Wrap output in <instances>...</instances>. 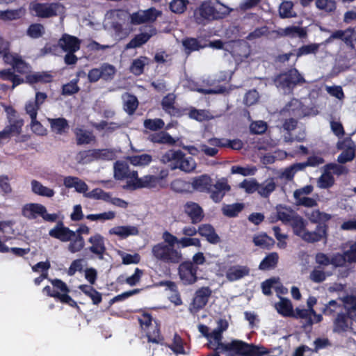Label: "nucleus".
<instances>
[{
	"mask_svg": "<svg viewBox=\"0 0 356 356\" xmlns=\"http://www.w3.org/2000/svg\"><path fill=\"white\" fill-rule=\"evenodd\" d=\"M171 189L179 193H188L192 192L191 183L182 179H176L172 181Z\"/></svg>",
	"mask_w": 356,
	"mask_h": 356,
	"instance_id": "obj_44",
	"label": "nucleus"
},
{
	"mask_svg": "<svg viewBox=\"0 0 356 356\" xmlns=\"http://www.w3.org/2000/svg\"><path fill=\"white\" fill-rule=\"evenodd\" d=\"M138 106V101L136 96L129 95L124 102V109L129 115H133Z\"/></svg>",
	"mask_w": 356,
	"mask_h": 356,
	"instance_id": "obj_59",
	"label": "nucleus"
},
{
	"mask_svg": "<svg viewBox=\"0 0 356 356\" xmlns=\"http://www.w3.org/2000/svg\"><path fill=\"white\" fill-rule=\"evenodd\" d=\"M31 188L35 194L43 197H52L55 194L53 189L43 186L40 181L35 179L31 181Z\"/></svg>",
	"mask_w": 356,
	"mask_h": 356,
	"instance_id": "obj_41",
	"label": "nucleus"
},
{
	"mask_svg": "<svg viewBox=\"0 0 356 356\" xmlns=\"http://www.w3.org/2000/svg\"><path fill=\"white\" fill-rule=\"evenodd\" d=\"M211 293L212 291L209 286H202L198 289L189 305L188 310L190 313L195 314L203 309L207 305Z\"/></svg>",
	"mask_w": 356,
	"mask_h": 356,
	"instance_id": "obj_12",
	"label": "nucleus"
},
{
	"mask_svg": "<svg viewBox=\"0 0 356 356\" xmlns=\"http://www.w3.org/2000/svg\"><path fill=\"white\" fill-rule=\"evenodd\" d=\"M228 353V356H264L269 353V350L264 346H258L253 343H248L245 341L234 339L229 343H220L216 346L211 356H220V353Z\"/></svg>",
	"mask_w": 356,
	"mask_h": 356,
	"instance_id": "obj_2",
	"label": "nucleus"
},
{
	"mask_svg": "<svg viewBox=\"0 0 356 356\" xmlns=\"http://www.w3.org/2000/svg\"><path fill=\"white\" fill-rule=\"evenodd\" d=\"M79 289L88 297H89L94 305H99L102 300V293L97 291L92 286L81 284Z\"/></svg>",
	"mask_w": 356,
	"mask_h": 356,
	"instance_id": "obj_36",
	"label": "nucleus"
},
{
	"mask_svg": "<svg viewBox=\"0 0 356 356\" xmlns=\"http://www.w3.org/2000/svg\"><path fill=\"white\" fill-rule=\"evenodd\" d=\"M302 106L303 105L299 99L293 98L285 105L283 111L287 112L290 115L300 118L304 116Z\"/></svg>",
	"mask_w": 356,
	"mask_h": 356,
	"instance_id": "obj_32",
	"label": "nucleus"
},
{
	"mask_svg": "<svg viewBox=\"0 0 356 356\" xmlns=\"http://www.w3.org/2000/svg\"><path fill=\"white\" fill-rule=\"evenodd\" d=\"M164 163L171 162V169H179L185 172H191L196 168V162L192 156H186L181 150L170 149L162 156Z\"/></svg>",
	"mask_w": 356,
	"mask_h": 356,
	"instance_id": "obj_5",
	"label": "nucleus"
},
{
	"mask_svg": "<svg viewBox=\"0 0 356 356\" xmlns=\"http://www.w3.org/2000/svg\"><path fill=\"white\" fill-rule=\"evenodd\" d=\"M152 254L156 259L166 264H177L181 262L183 259L180 251L167 245L163 242L153 245Z\"/></svg>",
	"mask_w": 356,
	"mask_h": 356,
	"instance_id": "obj_7",
	"label": "nucleus"
},
{
	"mask_svg": "<svg viewBox=\"0 0 356 356\" xmlns=\"http://www.w3.org/2000/svg\"><path fill=\"white\" fill-rule=\"evenodd\" d=\"M22 214L29 220H34L40 216L44 221L51 222L56 221L58 218L57 214L48 213L46 207L39 203L26 204L22 207Z\"/></svg>",
	"mask_w": 356,
	"mask_h": 356,
	"instance_id": "obj_10",
	"label": "nucleus"
},
{
	"mask_svg": "<svg viewBox=\"0 0 356 356\" xmlns=\"http://www.w3.org/2000/svg\"><path fill=\"white\" fill-rule=\"evenodd\" d=\"M141 329L146 332L148 342L156 344H163L164 338L161 334L159 325L155 322L152 324V316L150 314L144 312L138 318Z\"/></svg>",
	"mask_w": 356,
	"mask_h": 356,
	"instance_id": "obj_8",
	"label": "nucleus"
},
{
	"mask_svg": "<svg viewBox=\"0 0 356 356\" xmlns=\"http://www.w3.org/2000/svg\"><path fill=\"white\" fill-rule=\"evenodd\" d=\"M159 183V178L156 175H146L143 177L136 179L135 187L140 188H154Z\"/></svg>",
	"mask_w": 356,
	"mask_h": 356,
	"instance_id": "obj_40",
	"label": "nucleus"
},
{
	"mask_svg": "<svg viewBox=\"0 0 356 356\" xmlns=\"http://www.w3.org/2000/svg\"><path fill=\"white\" fill-rule=\"evenodd\" d=\"M307 224L306 220L297 213L289 225L291 227L293 234L300 237L304 241L309 243H316L315 238L316 234L307 230Z\"/></svg>",
	"mask_w": 356,
	"mask_h": 356,
	"instance_id": "obj_11",
	"label": "nucleus"
},
{
	"mask_svg": "<svg viewBox=\"0 0 356 356\" xmlns=\"http://www.w3.org/2000/svg\"><path fill=\"white\" fill-rule=\"evenodd\" d=\"M102 79L104 81L112 80L115 74V68L113 65L108 63H103L100 66Z\"/></svg>",
	"mask_w": 356,
	"mask_h": 356,
	"instance_id": "obj_61",
	"label": "nucleus"
},
{
	"mask_svg": "<svg viewBox=\"0 0 356 356\" xmlns=\"http://www.w3.org/2000/svg\"><path fill=\"white\" fill-rule=\"evenodd\" d=\"M276 184L273 180H270L267 183L259 184L258 193L264 198H268L270 194L275 190Z\"/></svg>",
	"mask_w": 356,
	"mask_h": 356,
	"instance_id": "obj_57",
	"label": "nucleus"
},
{
	"mask_svg": "<svg viewBox=\"0 0 356 356\" xmlns=\"http://www.w3.org/2000/svg\"><path fill=\"white\" fill-rule=\"evenodd\" d=\"M292 316L296 318L305 319L304 327H311L314 324L319 323L315 321L316 317H313V314H312L308 309L296 308Z\"/></svg>",
	"mask_w": 356,
	"mask_h": 356,
	"instance_id": "obj_35",
	"label": "nucleus"
},
{
	"mask_svg": "<svg viewBox=\"0 0 356 356\" xmlns=\"http://www.w3.org/2000/svg\"><path fill=\"white\" fill-rule=\"evenodd\" d=\"M143 126L147 129L152 131H156L164 127L165 122L161 118L146 119L144 120Z\"/></svg>",
	"mask_w": 356,
	"mask_h": 356,
	"instance_id": "obj_58",
	"label": "nucleus"
},
{
	"mask_svg": "<svg viewBox=\"0 0 356 356\" xmlns=\"http://www.w3.org/2000/svg\"><path fill=\"white\" fill-rule=\"evenodd\" d=\"M191 185L192 191L209 193L213 187V179L207 174L201 175L193 179Z\"/></svg>",
	"mask_w": 356,
	"mask_h": 356,
	"instance_id": "obj_20",
	"label": "nucleus"
},
{
	"mask_svg": "<svg viewBox=\"0 0 356 356\" xmlns=\"http://www.w3.org/2000/svg\"><path fill=\"white\" fill-rule=\"evenodd\" d=\"M250 274V268L246 266H232L226 272V278L229 282H234Z\"/></svg>",
	"mask_w": 356,
	"mask_h": 356,
	"instance_id": "obj_26",
	"label": "nucleus"
},
{
	"mask_svg": "<svg viewBox=\"0 0 356 356\" xmlns=\"http://www.w3.org/2000/svg\"><path fill=\"white\" fill-rule=\"evenodd\" d=\"M279 257L277 252H271L266 255L259 264L260 270H266L274 268L278 262Z\"/></svg>",
	"mask_w": 356,
	"mask_h": 356,
	"instance_id": "obj_46",
	"label": "nucleus"
},
{
	"mask_svg": "<svg viewBox=\"0 0 356 356\" xmlns=\"http://www.w3.org/2000/svg\"><path fill=\"white\" fill-rule=\"evenodd\" d=\"M243 204L241 203L227 204L222 208V213L227 217L234 218L238 215V213L243 210Z\"/></svg>",
	"mask_w": 356,
	"mask_h": 356,
	"instance_id": "obj_54",
	"label": "nucleus"
},
{
	"mask_svg": "<svg viewBox=\"0 0 356 356\" xmlns=\"http://www.w3.org/2000/svg\"><path fill=\"white\" fill-rule=\"evenodd\" d=\"M145 24L154 22L159 17L162 15V12L151 7L147 10H142Z\"/></svg>",
	"mask_w": 356,
	"mask_h": 356,
	"instance_id": "obj_56",
	"label": "nucleus"
},
{
	"mask_svg": "<svg viewBox=\"0 0 356 356\" xmlns=\"http://www.w3.org/2000/svg\"><path fill=\"white\" fill-rule=\"evenodd\" d=\"M199 234L206 238L211 244H218L220 242V238L216 233L215 228L211 224H202L198 228Z\"/></svg>",
	"mask_w": 356,
	"mask_h": 356,
	"instance_id": "obj_23",
	"label": "nucleus"
},
{
	"mask_svg": "<svg viewBox=\"0 0 356 356\" xmlns=\"http://www.w3.org/2000/svg\"><path fill=\"white\" fill-rule=\"evenodd\" d=\"M293 3L291 1H284L280 6L279 15L282 19L296 17L293 11Z\"/></svg>",
	"mask_w": 356,
	"mask_h": 356,
	"instance_id": "obj_49",
	"label": "nucleus"
},
{
	"mask_svg": "<svg viewBox=\"0 0 356 356\" xmlns=\"http://www.w3.org/2000/svg\"><path fill=\"white\" fill-rule=\"evenodd\" d=\"M319 44L312 43L309 44H304L296 50V55L297 58L309 54H315L319 49Z\"/></svg>",
	"mask_w": 356,
	"mask_h": 356,
	"instance_id": "obj_51",
	"label": "nucleus"
},
{
	"mask_svg": "<svg viewBox=\"0 0 356 356\" xmlns=\"http://www.w3.org/2000/svg\"><path fill=\"white\" fill-rule=\"evenodd\" d=\"M88 241L92 245L88 250L95 254L99 259H103L106 250L104 236L100 234L96 233L91 236Z\"/></svg>",
	"mask_w": 356,
	"mask_h": 356,
	"instance_id": "obj_19",
	"label": "nucleus"
},
{
	"mask_svg": "<svg viewBox=\"0 0 356 356\" xmlns=\"http://www.w3.org/2000/svg\"><path fill=\"white\" fill-rule=\"evenodd\" d=\"M187 0H172L169 5L170 10L174 13H183L186 9Z\"/></svg>",
	"mask_w": 356,
	"mask_h": 356,
	"instance_id": "obj_62",
	"label": "nucleus"
},
{
	"mask_svg": "<svg viewBox=\"0 0 356 356\" xmlns=\"http://www.w3.org/2000/svg\"><path fill=\"white\" fill-rule=\"evenodd\" d=\"M175 99L172 95L168 94L165 96L161 101V107L163 110L170 116L181 117L184 115V111L181 108L175 106Z\"/></svg>",
	"mask_w": 356,
	"mask_h": 356,
	"instance_id": "obj_22",
	"label": "nucleus"
},
{
	"mask_svg": "<svg viewBox=\"0 0 356 356\" xmlns=\"http://www.w3.org/2000/svg\"><path fill=\"white\" fill-rule=\"evenodd\" d=\"M13 69L18 73L24 74L29 71V65L21 58L17 57L13 59L12 62Z\"/></svg>",
	"mask_w": 356,
	"mask_h": 356,
	"instance_id": "obj_64",
	"label": "nucleus"
},
{
	"mask_svg": "<svg viewBox=\"0 0 356 356\" xmlns=\"http://www.w3.org/2000/svg\"><path fill=\"white\" fill-rule=\"evenodd\" d=\"M210 145L218 147H229L232 149L239 150L243 148V143L240 139H227L211 138L208 140Z\"/></svg>",
	"mask_w": 356,
	"mask_h": 356,
	"instance_id": "obj_24",
	"label": "nucleus"
},
{
	"mask_svg": "<svg viewBox=\"0 0 356 356\" xmlns=\"http://www.w3.org/2000/svg\"><path fill=\"white\" fill-rule=\"evenodd\" d=\"M334 184V178L332 175L331 172H328L325 168H324V171L321 175V177L318 179L317 184L320 188H329L332 187Z\"/></svg>",
	"mask_w": 356,
	"mask_h": 356,
	"instance_id": "obj_47",
	"label": "nucleus"
},
{
	"mask_svg": "<svg viewBox=\"0 0 356 356\" xmlns=\"http://www.w3.org/2000/svg\"><path fill=\"white\" fill-rule=\"evenodd\" d=\"M44 33V28L42 24L35 23L31 24L27 29V35L32 38H39Z\"/></svg>",
	"mask_w": 356,
	"mask_h": 356,
	"instance_id": "obj_60",
	"label": "nucleus"
},
{
	"mask_svg": "<svg viewBox=\"0 0 356 356\" xmlns=\"http://www.w3.org/2000/svg\"><path fill=\"white\" fill-rule=\"evenodd\" d=\"M147 139L153 143L158 144L174 145L176 143L175 139L165 131L151 134L148 136Z\"/></svg>",
	"mask_w": 356,
	"mask_h": 356,
	"instance_id": "obj_28",
	"label": "nucleus"
},
{
	"mask_svg": "<svg viewBox=\"0 0 356 356\" xmlns=\"http://www.w3.org/2000/svg\"><path fill=\"white\" fill-rule=\"evenodd\" d=\"M49 122L51 125V131L57 134L62 135L69 129V124L65 118H58L49 119Z\"/></svg>",
	"mask_w": 356,
	"mask_h": 356,
	"instance_id": "obj_37",
	"label": "nucleus"
},
{
	"mask_svg": "<svg viewBox=\"0 0 356 356\" xmlns=\"http://www.w3.org/2000/svg\"><path fill=\"white\" fill-rule=\"evenodd\" d=\"M307 218L316 227L313 232L316 234L315 236L316 242L327 241L328 237V222L332 219L331 214L321 211L319 209H311L305 212Z\"/></svg>",
	"mask_w": 356,
	"mask_h": 356,
	"instance_id": "obj_4",
	"label": "nucleus"
},
{
	"mask_svg": "<svg viewBox=\"0 0 356 356\" xmlns=\"http://www.w3.org/2000/svg\"><path fill=\"white\" fill-rule=\"evenodd\" d=\"M50 282L54 289L60 291L54 295L56 299L71 307L79 308L76 302L68 294L70 290L65 282L60 279L50 280Z\"/></svg>",
	"mask_w": 356,
	"mask_h": 356,
	"instance_id": "obj_15",
	"label": "nucleus"
},
{
	"mask_svg": "<svg viewBox=\"0 0 356 356\" xmlns=\"http://www.w3.org/2000/svg\"><path fill=\"white\" fill-rule=\"evenodd\" d=\"M53 76L47 72L29 74L25 77L26 83L33 85L37 83H48L52 81Z\"/></svg>",
	"mask_w": 356,
	"mask_h": 356,
	"instance_id": "obj_33",
	"label": "nucleus"
},
{
	"mask_svg": "<svg viewBox=\"0 0 356 356\" xmlns=\"http://www.w3.org/2000/svg\"><path fill=\"white\" fill-rule=\"evenodd\" d=\"M111 234L120 236L122 238H126L129 236H136L139 231L136 226H116L109 230Z\"/></svg>",
	"mask_w": 356,
	"mask_h": 356,
	"instance_id": "obj_30",
	"label": "nucleus"
},
{
	"mask_svg": "<svg viewBox=\"0 0 356 356\" xmlns=\"http://www.w3.org/2000/svg\"><path fill=\"white\" fill-rule=\"evenodd\" d=\"M343 309V303L340 304L338 303L337 301L332 300H330L327 303L325 304L323 308L322 309V313L325 316H334Z\"/></svg>",
	"mask_w": 356,
	"mask_h": 356,
	"instance_id": "obj_38",
	"label": "nucleus"
},
{
	"mask_svg": "<svg viewBox=\"0 0 356 356\" xmlns=\"http://www.w3.org/2000/svg\"><path fill=\"white\" fill-rule=\"evenodd\" d=\"M81 40L77 37L63 33L58 40L59 47L65 52L78 51L81 48Z\"/></svg>",
	"mask_w": 356,
	"mask_h": 356,
	"instance_id": "obj_18",
	"label": "nucleus"
},
{
	"mask_svg": "<svg viewBox=\"0 0 356 356\" xmlns=\"http://www.w3.org/2000/svg\"><path fill=\"white\" fill-rule=\"evenodd\" d=\"M277 312L283 316L291 317L293 316V310L291 302L284 298H281L280 301L275 305Z\"/></svg>",
	"mask_w": 356,
	"mask_h": 356,
	"instance_id": "obj_42",
	"label": "nucleus"
},
{
	"mask_svg": "<svg viewBox=\"0 0 356 356\" xmlns=\"http://www.w3.org/2000/svg\"><path fill=\"white\" fill-rule=\"evenodd\" d=\"M86 197L92 198L95 200H102L106 202L111 200L110 193L106 192L102 188H95L89 193L84 195Z\"/></svg>",
	"mask_w": 356,
	"mask_h": 356,
	"instance_id": "obj_55",
	"label": "nucleus"
},
{
	"mask_svg": "<svg viewBox=\"0 0 356 356\" xmlns=\"http://www.w3.org/2000/svg\"><path fill=\"white\" fill-rule=\"evenodd\" d=\"M197 270L198 266L189 260L181 262L178 268V274L183 284L190 285L195 283L197 281Z\"/></svg>",
	"mask_w": 356,
	"mask_h": 356,
	"instance_id": "obj_14",
	"label": "nucleus"
},
{
	"mask_svg": "<svg viewBox=\"0 0 356 356\" xmlns=\"http://www.w3.org/2000/svg\"><path fill=\"white\" fill-rule=\"evenodd\" d=\"M213 186L214 189L212 190L211 188V192H209V193H210L211 199L216 203L220 202L224 197L226 192L229 191L231 189L226 179L218 180L215 184H213Z\"/></svg>",
	"mask_w": 356,
	"mask_h": 356,
	"instance_id": "obj_21",
	"label": "nucleus"
},
{
	"mask_svg": "<svg viewBox=\"0 0 356 356\" xmlns=\"http://www.w3.org/2000/svg\"><path fill=\"white\" fill-rule=\"evenodd\" d=\"M339 149H343L342 152L338 156L337 161L341 164H344L347 162L353 160L355 156V151L353 147L346 145V141L339 143L337 145Z\"/></svg>",
	"mask_w": 356,
	"mask_h": 356,
	"instance_id": "obj_27",
	"label": "nucleus"
},
{
	"mask_svg": "<svg viewBox=\"0 0 356 356\" xmlns=\"http://www.w3.org/2000/svg\"><path fill=\"white\" fill-rule=\"evenodd\" d=\"M240 187L243 188L247 193L252 194L259 189V183L255 179H244L240 184Z\"/></svg>",
	"mask_w": 356,
	"mask_h": 356,
	"instance_id": "obj_63",
	"label": "nucleus"
},
{
	"mask_svg": "<svg viewBox=\"0 0 356 356\" xmlns=\"http://www.w3.org/2000/svg\"><path fill=\"white\" fill-rule=\"evenodd\" d=\"M332 38L339 39L343 41L347 46L353 47L354 43L356 42V31L352 28L344 31L337 30L332 33Z\"/></svg>",
	"mask_w": 356,
	"mask_h": 356,
	"instance_id": "obj_25",
	"label": "nucleus"
},
{
	"mask_svg": "<svg viewBox=\"0 0 356 356\" xmlns=\"http://www.w3.org/2000/svg\"><path fill=\"white\" fill-rule=\"evenodd\" d=\"M76 144L78 145L90 144L95 139L91 132L86 131L82 129H79L75 132Z\"/></svg>",
	"mask_w": 356,
	"mask_h": 356,
	"instance_id": "obj_48",
	"label": "nucleus"
},
{
	"mask_svg": "<svg viewBox=\"0 0 356 356\" xmlns=\"http://www.w3.org/2000/svg\"><path fill=\"white\" fill-rule=\"evenodd\" d=\"M286 36L291 38L298 37L305 38L307 36V31L303 27L290 26L284 28Z\"/></svg>",
	"mask_w": 356,
	"mask_h": 356,
	"instance_id": "obj_53",
	"label": "nucleus"
},
{
	"mask_svg": "<svg viewBox=\"0 0 356 356\" xmlns=\"http://www.w3.org/2000/svg\"><path fill=\"white\" fill-rule=\"evenodd\" d=\"M150 59L145 56H141L138 58L133 60L129 70L131 73L136 76H140L144 73L145 65L149 64Z\"/></svg>",
	"mask_w": 356,
	"mask_h": 356,
	"instance_id": "obj_34",
	"label": "nucleus"
},
{
	"mask_svg": "<svg viewBox=\"0 0 356 356\" xmlns=\"http://www.w3.org/2000/svg\"><path fill=\"white\" fill-rule=\"evenodd\" d=\"M129 162L133 165H147L152 161V156L148 154H143L140 155H133L128 158Z\"/></svg>",
	"mask_w": 356,
	"mask_h": 356,
	"instance_id": "obj_50",
	"label": "nucleus"
},
{
	"mask_svg": "<svg viewBox=\"0 0 356 356\" xmlns=\"http://www.w3.org/2000/svg\"><path fill=\"white\" fill-rule=\"evenodd\" d=\"M90 229L86 224L79 225L76 231L65 227L63 222H58L54 228L49 230V235L60 241L61 242H70L67 250L71 253H76L82 250L85 247V240L83 234H89Z\"/></svg>",
	"mask_w": 356,
	"mask_h": 356,
	"instance_id": "obj_1",
	"label": "nucleus"
},
{
	"mask_svg": "<svg viewBox=\"0 0 356 356\" xmlns=\"http://www.w3.org/2000/svg\"><path fill=\"white\" fill-rule=\"evenodd\" d=\"M213 0L204 1L194 11L193 17L198 24H204L207 21L216 20Z\"/></svg>",
	"mask_w": 356,
	"mask_h": 356,
	"instance_id": "obj_13",
	"label": "nucleus"
},
{
	"mask_svg": "<svg viewBox=\"0 0 356 356\" xmlns=\"http://www.w3.org/2000/svg\"><path fill=\"white\" fill-rule=\"evenodd\" d=\"M182 45L184 48V52L187 55L207 47V44H202L201 41L197 38L189 37L182 40Z\"/></svg>",
	"mask_w": 356,
	"mask_h": 356,
	"instance_id": "obj_31",
	"label": "nucleus"
},
{
	"mask_svg": "<svg viewBox=\"0 0 356 356\" xmlns=\"http://www.w3.org/2000/svg\"><path fill=\"white\" fill-rule=\"evenodd\" d=\"M184 212L193 225L202 221L204 217L203 209L196 202L188 201L184 205Z\"/></svg>",
	"mask_w": 356,
	"mask_h": 356,
	"instance_id": "obj_17",
	"label": "nucleus"
},
{
	"mask_svg": "<svg viewBox=\"0 0 356 356\" xmlns=\"http://www.w3.org/2000/svg\"><path fill=\"white\" fill-rule=\"evenodd\" d=\"M252 242L255 246L268 250L270 249L275 244L273 238L268 236L266 233L254 236Z\"/></svg>",
	"mask_w": 356,
	"mask_h": 356,
	"instance_id": "obj_39",
	"label": "nucleus"
},
{
	"mask_svg": "<svg viewBox=\"0 0 356 356\" xmlns=\"http://www.w3.org/2000/svg\"><path fill=\"white\" fill-rule=\"evenodd\" d=\"M30 9L35 13L36 17L50 18L56 17L59 13H63L64 6L59 2L40 3L34 1L31 3Z\"/></svg>",
	"mask_w": 356,
	"mask_h": 356,
	"instance_id": "obj_9",
	"label": "nucleus"
},
{
	"mask_svg": "<svg viewBox=\"0 0 356 356\" xmlns=\"http://www.w3.org/2000/svg\"><path fill=\"white\" fill-rule=\"evenodd\" d=\"M274 83L285 92L292 93L296 87L305 83L306 80L296 68L291 67L277 74L274 79Z\"/></svg>",
	"mask_w": 356,
	"mask_h": 356,
	"instance_id": "obj_6",
	"label": "nucleus"
},
{
	"mask_svg": "<svg viewBox=\"0 0 356 356\" xmlns=\"http://www.w3.org/2000/svg\"><path fill=\"white\" fill-rule=\"evenodd\" d=\"M114 177L118 180L129 177V166L125 162L117 161L114 163Z\"/></svg>",
	"mask_w": 356,
	"mask_h": 356,
	"instance_id": "obj_43",
	"label": "nucleus"
},
{
	"mask_svg": "<svg viewBox=\"0 0 356 356\" xmlns=\"http://www.w3.org/2000/svg\"><path fill=\"white\" fill-rule=\"evenodd\" d=\"M157 30L154 26H149L147 32H142L134 35V37L125 45L124 49H136L146 44L149 39L156 35Z\"/></svg>",
	"mask_w": 356,
	"mask_h": 356,
	"instance_id": "obj_16",
	"label": "nucleus"
},
{
	"mask_svg": "<svg viewBox=\"0 0 356 356\" xmlns=\"http://www.w3.org/2000/svg\"><path fill=\"white\" fill-rule=\"evenodd\" d=\"M163 345H164V343ZM165 346L171 349L177 355L186 354L183 344V340L177 333L174 334L172 343L169 345L165 344Z\"/></svg>",
	"mask_w": 356,
	"mask_h": 356,
	"instance_id": "obj_52",
	"label": "nucleus"
},
{
	"mask_svg": "<svg viewBox=\"0 0 356 356\" xmlns=\"http://www.w3.org/2000/svg\"><path fill=\"white\" fill-rule=\"evenodd\" d=\"M344 309L333 321V331L337 333L346 332L351 323L356 320V295H346L341 298Z\"/></svg>",
	"mask_w": 356,
	"mask_h": 356,
	"instance_id": "obj_3",
	"label": "nucleus"
},
{
	"mask_svg": "<svg viewBox=\"0 0 356 356\" xmlns=\"http://www.w3.org/2000/svg\"><path fill=\"white\" fill-rule=\"evenodd\" d=\"M79 76V72H78L75 79H72L69 83L63 85L61 91V94L63 95L70 96L79 92L80 87L78 86Z\"/></svg>",
	"mask_w": 356,
	"mask_h": 356,
	"instance_id": "obj_45",
	"label": "nucleus"
},
{
	"mask_svg": "<svg viewBox=\"0 0 356 356\" xmlns=\"http://www.w3.org/2000/svg\"><path fill=\"white\" fill-rule=\"evenodd\" d=\"M276 213L277 220L282 221L285 225H289L296 214H297L292 209L282 204L276 206Z\"/></svg>",
	"mask_w": 356,
	"mask_h": 356,
	"instance_id": "obj_29",
	"label": "nucleus"
}]
</instances>
